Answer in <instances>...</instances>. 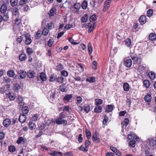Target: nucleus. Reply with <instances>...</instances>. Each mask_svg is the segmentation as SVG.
Segmentation results:
<instances>
[{"instance_id":"338daca9","label":"nucleus","mask_w":156,"mask_h":156,"mask_svg":"<svg viewBox=\"0 0 156 156\" xmlns=\"http://www.w3.org/2000/svg\"><path fill=\"white\" fill-rule=\"evenodd\" d=\"M72 98V96L71 94L66 95L64 97V99L67 101L70 100Z\"/></svg>"},{"instance_id":"c85d7f7f","label":"nucleus","mask_w":156,"mask_h":156,"mask_svg":"<svg viewBox=\"0 0 156 156\" xmlns=\"http://www.w3.org/2000/svg\"><path fill=\"white\" fill-rule=\"evenodd\" d=\"M27 75L30 78H33L34 76V72L32 70L29 71L27 73Z\"/></svg>"},{"instance_id":"1a4fd4ad","label":"nucleus","mask_w":156,"mask_h":156,"mask_svg":"<svg viewBox=\"0 0 156 156\" xmlns=\"http://www.w3.org/2000/svg\"><path fill=\"white\" fill-rule=\"evenodd\" d=\"M51 94H50V96L49 98V101L53 104H55V96L56 94L55 92L54 91L53 92H51Z\"/></svg>"},{"instance_id":"6e6d98bb","label":"nucleus","mask_w":156,"mask_h":156,"mask_svg":"<svg viewBox=\"0 0 156 156\" xmlns=\"http://www.w3.org/2000/svg\"><path fill=\"white\" fill-rule=\"evenodd\" d=\"M8 96L9 98L11 100H13L15 98L14 94L13 93H9Z\"/></svg>"},{"instance_id":"5701e85b","label":"nucleus","mask_w":156,"mask_h":156,"mask_svg":"<svg viewBox=\"0 0 156 156\" xmlns=\"http://www.w3.org/2000/svg\"><path fill=\"white\" fill-rule=\"evenodd\" d=\"M86 81L88 82L92 83L95 81L96 79L94 77L91 76L87 77L86 79Z\"/></svg>"},{"instance_id":"72a5a7b5","label":"nucleus","mask_w":156,"mask_h":156,"mask_svg":"<svg viewBox=\"0 0 156 156\" xmlns=\"http://www.w3.org/2000/svg\"><path fill=\"white\" fill-rule=\"evenodd\" d=\"M40 76L41 80L43 81H45L47 79L45 74L43 73H40Z\"/></svg>"},{"instance_id":"ddd939ff","label":"nucleus","mask_w":156,"mask_h":156,"mask_svg":"<svg viewBox=\"0 0 156 156\" xmlns=\"http://www.w3.org/2000/svg\"><path fill=\"white\" fill-rule=\"evenodd\" d=\"M50 152L48 153L49 154L53 156H58V155H62L61 153L60 152L56 151H50Z\"/></svg>"},{"instance_id":"ea45409f","label":"nucleus","mask_w":156,"mask_h":156,"mask_svg":"<svg viewBox=\"0 0 156 156\" xmlns=\"http://www.w3.org/2000/svg\"><path fill=\"white\" fill-rule=\"evenodd\" d=\"M22 111L23 114H27L29 112V108L27 106H24L22 109Z\"/></svg>"},{"instance_id":"3c124183","label":"nucleus","mask_w":156,"mask_h":156,"mask_svg":"<svg viewBox=\"0 0 156 156\" xmlns=\"http://www.w3.org/2000/svg\"><path fill=\"white\" fill-rule=\"evenodd\" d=\"M19 12L18 9L17 8H14L12 11V14L13 15L16 16Z\"/></svg>"},{"instance_id":"4468645a","label":"nucleus","mask_w":156,"mask_h":156,"mask_svg":"<svg viewBox=\"0 0 156 156\" xmlns=\"http://www.w3.org/2000/svg\"><path fill=\"white\" fill-rule=\"evenodd\" d=\"M11 123V120L8 119H5L3 121V126L6 127H9Z\"/></svg>"},{"instance_id":"cd10ccee","label":"nucleus","mask_w":156,"mask_h":156,"mask_svg":"<svg viewBox=\"0 0 156 156\" xmlns=\"http://www.w3.org/2000/svg\"><path fill=\"white\" fill-rule=\"evenodd\" d=\"M29 126L30 129L31 130H34L36 127L35 124L32 122H29Z\"/></svg>"},{"instance_id":"9b49d317","label":"nucleus","mask_w":156,"mask_h":156,"mask_svg":"<svg viewBox=\"0 0 156 156\" xmlns=\"http://www.w3.org/2000/svg\"><path fill=\"white\" fill-rule=\"evenodd\" d=\"M128 138L130 140H136V141L138 140L139 138L137 136H135L134 134H131L128 135Z\"/></svg>"},{"instance_id":"423d86ee","label":"nucleus","mask_w":156,"mask_h":156,"mask_svg":"<svg viewBox=\"0 0 156 156\" xmlns=\"http://www.w3.org/2000/svg\"><path fill=\"white\" fill-rule=\"evenodd\" d=\"M24 36L26 38V44L28 45L30 44L32 41L31 39L30 38V35L28 33L25 34Z\"/></svg>"},{"instance_id":"20e7f679","label":"nucleus","mask_w":156,"mask_h":156,"mask_svg":"<svg viewBox=\"0 0 156 156\" xmlns=\"http://www.w3.org/2000/svg\"><path fill=\"white\" fill-rule=\"evenodd\" d=\"M132 63V62L131 59L126 58L124 59V65L126 66L130 67L131 66Z\"/></svg>"},{"instance_id":"7ed1b4c3","label":"nucleus","mask_w":156,"mask_h":156,"mask_svg":"<svg viewBox=\"0 0 156 156\" xmlns=\"http://www.w3.org/2000/svg\"><path fill=\"white\" fill-rule=\"evenodd\" d=\"M79 110L81 112L84 110V111L87 113H88L90 111V106L89 105H85L83 107L80 106L78 107Z\"/></svg>"},{"instance_id":"5fc2aeb1","label":"nucleus","mask_w":156,"mask_h":156,"mask_svg":"<svg viewBox=\"0 0 156 156\" xmlns=\"http://www.w3.org/2000/svg\"><path fill=\"white\" fill-rule=\"evenodd\" d=\"M53 39L52 38L50 39L48 41V45L49 47H51L53 43Z\"/></svg>"},{"instance_id":"a211bd4d","label":"nucleus","mask_w":156,"mask_h":156,"mask_svg":"<svg viewBox=\"0 0 156 156\" xmlns=\"http://www.w3.org/2000/svg\"><path fill=\"white\" fill-rule=\"evenodd\" d=\"M123 44L127 47H129L131 44V40L127 38L123 41Z\"/></svg>"},{"instance_id":"a878e982","label":"nucleus","mask_w":156,"mask_h":156,"mask_svg":"<svg viewBox=\"0 0 156 156\" xmlns=\"http://www.w3.org/2000/svg\"><path fill=\"white\" fill-rule=\"evenodd\" d=\"M7 9L6 5L5 4H3L2 5L0 8V12L2 13H4L6 10Z\"/></svg>"},{"instance_id":"f03ea898","label":"nucleus","mask_w":156,"mask_h":156,"mask_svg":"<svg viewBox=\"0 0 156 156\" xmlns=\"http://www.w3.org/2000/svg\"><path fill=\"white\" fill-rule=\"evenodd\" d=\"M132 59L133 61V65H135L136 67L139 66L140 64V58L137 56L135 55L133 56Z\"/></svg>"},{"instance_id":"4be33fe9","label":"nucleus","mask_w":156,"mask_h":156,"mask_svg":"<svg viewBox=\"0 0 156 156\" xmlns=\"http://www.w3.org/2000/svg\"><path fill=\"white\" fill-rule=\"evenodd\" d=\"M17 99L18 101L19 104L20 106H22L24 104L23 102V98L20 95H19Z\"/></svg>"},{"instance_id":"13d9d810","label":"nucleus","mask_w":156,"mask_h":156,"mask_svg":"<svg viewBox=\"0 0 156 156\" xmlns=\"http://www.w3.org/2000/svg\"><path fill=\"white\" fill-rule=\"evenodd\" d=\"M57 81L59 83H62L63 82L64 80V78L62 76H60L58 77L57 78Z\"/></svg>"},{"instance_id":"f257e3e1","label":"nucleus","mask_w":156,"mask_h":156,"mask_svg":"<svg viewBox=\"0 0 156 156\" xmlns=\"http://www.w3.org/2000/svg\"><path fill=\"white\" fill-rule=\"evenodd\" d=\"M51 121L52 123H56L58 124H67V121L66 120L60 119V118H58L57 119H54L52 120Z\"/></svg>"},{"instance_id":"49530a36","label":"nucleus","mask_w":156,"mask_h":156,"mask_svg":"<svg viewBox=\"0 0 156 156\" xmlns=\"http://www.w3.org/2000/svg\"><path fill=\"white\" fill-rule=\"evenodd\" d=\"M63 68V66L61 64H59L56 67L55 69L57 71H60Z\"/></svg>"},{"instance_id":"4c0bfd02","label":"nucleus","mask_w":156,"mask_h":156,"mask_svg":"<svg viewBox=\"0 0 156 156\" xmlns=\"http://www.w3.org/2000/svg\"><path fill=\"white\" fill-rule=\"evenodd\" d=\"M88 16L87 14H85L84 16H83L81 18V22L83 23H85L87 21Z\"/></svg>"},{"instance_id":"aec40b11","label":"nucleus","mask_w":156,"mask_h":156,"mask_svg":"<svg viewBox=\"0 0 156 156\" xmlns=\"http://www.w3.org/2000/svg\"><path fill=\"white\" fill-rule=\"evenodd\" d=\"M123 88L124 91L126 92L128 91L130 89V86L129 84L128 83H124L123 85Z\"/></svg>"},{"instance_id":"58836bf2","label":"nucleus","mask_w":156,"mask_h":156,"mask_svg":"<svg viewBox=\"0 0 156 156\" xmlns=\"http://www.w3.org/2000/svg\"><path fill=\"white\" fill-rule=\"evenodd\" d=\"M88 52L89 53L90 55V54L92 52V47L91 44L90 43H89L88 44Z\"/></svg>"},{"instance_id":"4d7b16f0","label":"nucleus","mask_w":156,"mask_h":156,"mask_svg":"<svg viewBox=\"0 0 156 156\" xmlns=\"http://www.w3.org/2000/svg\"><path fill=\"white\" fill-rule=\"evenodd\" d=\"M20 86L19 84L16 83L14 86V90L15 91H17L20 88Z\"/></svg>"},{"instance_id":"2eb2a0df","label":"nucleus","mask_w":156,"mask_h":156,"mask_svg":"<svg viewBox=\"0 0 156 156\" xmlns=\"http://www.w3.org/2000/svg\"><path fill=\"white\" fill-rule=\"evenodd\" d=\"M139 21L141 25L144 24L146 21V17L145 15L141 16L139 19Z\"/></svg>"},{"instance_id":"603ef678","label":"nucleus","mask_w":156,"mask_h":156,"mask_svg":"<svg viewBox=\"0 0 156 156\" xmlns=\"http://www.w3.org/2000/svg\"><path fill=\"white\" fill-rule=\"evenodd\" d=\"M153 13V10L151 9H149L147 12V16L148 17H151L152 16Z\"/></svg>"},{"instance_id":"c756f323","label":"nucleus","mask_w":156,"mask_h":156,"mask_svg":"<svg viewBox=\"0 0 156 156\" xmlns=\"http://www.w3.org/2000/svg\"><path fill=\"white\" fill-rule=\"evenodd\" d=\"M113 109V106L112 105H108L106 108L105 111L108 112H111Z\"/></svg>"},{"instance_id":"37998d69","label":"nucleus","mask_w":156,"mask_h":156,"mask_svg":"<svg viewBox=\"0 0 156 156\" xmlns=\"http://www.w3.org/2000/svg\"><path fill=\"white\" fill-rule=\"evenodd\" d=\"M49 32V30L47 28H44L42 31V35L44 36H46L48 34Z\"/></svg>"},{"instance_id":"6e6552de","label":"nucleus","mask_w":156,"mask_h":156,"mask_svg":"<svg viewBox=\"0 0 156 156\" xmlns=\"http://www.w3.org/2000/svg\"><path fill=\"white\" fill-rule=\"evenodd\" d=\"M27 140L26 138L22 136H20L18 138L16 141V143L18 144H24L27 142Z\"/></svg>"},{"instance_id":"de8ad7c7","label":"nucleus","mask_w":156,"mask_h":156,"mask_svg":"<svg viewBox=\"0 0 156 156\" xmlns=\"http://www.w3.org/2000/svg\"><path fill=\"white\" fill-rule=\"evenodd\" d=\"M95 105H100L102 104L103 101L100 99H96L95 100Z\"/></svg>"},{"instance_id":"052dcab7","label":"nucleus","mask_w":156,"mask_h":156,"mask_svg":"<svg viewBox=\"0 0 156 156\" xmlns=\"http://www.w3.org/2000/svg\"><path fill=\"white\" fill-rule=\"evenodd\" d=\"M61 73L62 76L66 77L68 76V72L65 70H62L61 72Z\"/></svg>"},{"instance_id":"f704fd0d","label":"nucleus","mask_w":156,"mask_h":156,"mask_svg":"<svg viewBox=\"0 0 156 156\" xmlns=\"http://www.w3.org/2000/svg\"><path fill=\"white\" fill-rule=\"evenodd\" d=\"M150 78L152 80H154L155 77V74L152 72H150L148 74Z\"/></svg>"},{"instance_id":"680f3d73","label":"nucleus","mask_w":156,"mask_h":156,"mask_svg":"<svg viewBox=\"0 0 156 156\" xmlns=\"http://www.w3.org/2000/svg\"><path fill=\"white\" fill-rule=\"evenodd\" d=\"M69 41L71 44L73 45H76L78 44V43L74 42V40L71 37H69Z\"/></svg>"},{"instance_id":"7c9ffc66","label":"nucleus","mask_w":156,"mask_h":156,"mask_svg":"<svg viewBox=\"0 0 156 156\" xmlns=\"http://www.w3.org/2000/svg\"><path fill=\"white\" fill-rule=\"evenodd\" d=\"M57 76L55 74H52L50 77V81L51 82L55 81L57 79Z\"/></svg>"},{"instance_id":"6ab92c4d","label":"nucleus","mask_w":156,"mask_h":156,"mask_svg":"<svg viewBox=\"0 0 156 156\" xmlns=\"http://www.w3.org/2000/svg\"><path fill=\"white\" fill-rule=\"evenodd\" d=\"M47 27L49 29H52L55 27V24L53 22L49 21L47 25Z\"/></svg>"},{"instance_id":"412c9836","label":"nucleus","mask_w":156,"mask_h":156,"mask_svg":"<svg viewBox=\"0 0 156 156\" xmlns=\"http://www.w3.org/2000/svg\"><path fill=\"white\" fill-rule=\"evenodd\" d=\"M129 123V120L128 118H126L123 122H122V128H124L125 127H126L128 124Z\"/></svg>"},{"instance_id":"a18cd8bd","label":"nucleus","mask_w":156,"mask_h":156,"mask_svg":"<svg viewBox=\"0 0 156 156\" xmlns=\"http://www.w3.org/2000/svg\"><path fill=\"white\" fill-rule=\"evenodd\" d=\"M60 89L61 91L63 92H66L67 91V90L65 86L63 84H62L60 87Z\"/></svg>"},{"instance_id":"c03bdc74","label":"nucleus","mask_w":156,"mask_h":156,"mask_svg":"<svg viewBox=\"0 0 156 156\" xmlns=\"http://www.w3.org/2000/svg\"><path fill=\"white\" fill-rule=\"evenodd\" d=\"M76 104L78 105L80 104L82 101V98L80 96H78L76 98Z\"/></svg>"},{"instance_id":"473e14b6","label":"nucleus","mask_w":156,"mask_h":156,"mask_svg":"<svg viewBox=\"0 0 156 156\" xmlns=\"http://www.w3.org/2000/svg\"><path fill=\"white\" fill-rule=\"evenodd\" d=\"M149 37L150 40H154L156 38V34L154 33H151L149 35Z\"/></svg>"},{"instance_id":"79ce46f5","label":"nucleus","mask_w":156,"mask_h":156,"mask_svg":"<svg viewBox=\"0 0 156 156\" xmlns=\"http://www.w3.org/2000/svg\"><path fill=\"white\" fill-rule=\"evenodd\" d=\"M144 86L146 88L149 87L150 86L149 82L148 80H145L143 81Z\"/></svg>"},{"instance_id":"0eeeda50","label":"nucleus","mask_w":156,"mask_h":156,"mask_svg":"<svg viewBox=\"0 0 156 156\" xmlns=\"http://www.w3.org/2000/svg\"><path fill=\"white\" fill-rule=\"evenodd\" d=\"M112 0H107L104 3V7L103 9L104 12H106L109 8L110 5Z\"/></svg>"},{"instance_id":"e2e57ef3","label":"nucleus","mask_w":156,"mask_h":156,"mask_svg":"<svg viewBox=\"0 0 156 156\" xmlns=\"http://www.w3.org/2000/svg\"><path fill=\"white\" fill-rule=\"evenodd\" d=\"M9 19V16L8 15L5 13L4 14V15L2 17V20L4 21H6Z\"/></svg>"},{"instance_id":"dca6fc26","label":"nucleus","mask_w":156,"mask_h":156,"mask_svg":"<svg viewBox=\"0 0 156 156\" xmlns=\"http://www.w3.org/2000/svg\"><path fill=\"white\" fill-rule=\"evenodd\" d=\"M20 77L21 79L25 78L26 75V72L22 70H20L18 72Z\"/></svg>"},{"instance_id":"0e129e2a","label":"nucleus","mask_w":156,"mask_h":156,"mask_svg":"<svg viewBox=\"0 0 156 156\" xmlns=\"http://www.w3.org/2000/svg\"><path fill=\"white\" fill-rule=\"evenodd\" d=\"M135 140H130L129 142L130 146L133 147H134L135 146Z\"/></svg>"},{"instance_id":"c9c22d12","label":"nucleus","mask_w":156,"mask_h":156,"mask_svg":"<svg viewBox=\"0 0 156 156\" xmlns=\"http://www.w3.org/2000/svg\"><path fill=\"white\" fill-rule=\"evenodd\" d=\"M7 75L10 77H12L15 75V73L13 71L10 70L8 71Z\"/></svg>"},{"instance_id":"bb28decb","label":"nucleus","mask_w":156,"mask_h":156,"mask_svg":"<svg viewBox=\"0 0 156 156\" xmlns=\"http://www.w3.org/2000/svg\"><path fill=\"white\" fill-rule=\"evenodd\" d=\"M102 110V108L101 106H96L94 109V111L95 112L97 113H100L101 112Z\"/></svg>"},{"instance_id":"b1692460","label":"nucleus","mask_w":156,"mask_h":156,"mask_svg":"<svg viewBox=\"0 0 156 156\" xmlns=\"http://www.w3.org/2000/svg\"><path fill=\"white\" fill-rule=\"evenodd\" d=\"M95 26L96 24L95 23L93 24L91 23V25L90 26L89 28V29L88 31V33H91L94 30Z\"/></svg>"},{"instance_id":"864d4df0","label":"nucleus","mask_w":156,"mask_h":156,"mask_svg":"<svg viewBox=\"0 0 156 156\" xmlns=\"http://www.w3.org/2000/svg\"><path fill=\"white\" fill-rule=\"evenodd\" d=\"M38 118V116L37 114H34L32 118V120L34 121H36Z\"/></svg>"},{"instance_id":"f3484780","label":"nucleus","mask_w":156,"mask_h":156,"mask_svg":"<svg viewBox=\"0 0 156 156\" xmlns=\"http://www.w3.org/2000/svg\"><path fill=\"white\" fill-rule=\"evenodd\" d=\"M56 11V9L55 7H53L48 12V14L50 16H53L55 14Z\"/></svg>"},{"instance_id":"a19ab883","label":"nucleus","mask_w":156,"mask_h":156,"mask_svg":"<svg viewBox=\"0 0 156 156\" xmlns=\"http://www.w3.org/2000/svg\"><path fill=\"white\" fill-rule=\"evenodd\" d=\"M8 150L10 152L12 153L16 151L15 147L14 146H10L9 147Z\"/></svg>"},{"instance_id":"39448f33","label":"nucleus","mask_w":156,"mask_h":156,"mask_svg":"<svg viewBox=\"0 0 156 156\" xmlns=\"http://www.w3.org/2000/svg\"><path fill=\"white\" fill-rule=\"evenodd\" d=\"M80 8V4L79 3H76L73 5V8L74 9L73 11L75 13H78L79 10Z\"/></svg>"},{"instance_id":"e433bc0d","label":"nucleus","mask_w":156,"mask_h":156,"mask_svg":"<svg viewBox=\"0 0 156 156\" xmlns=\"http://www.w3.org/2000/svg\"><path fill=\"white\" fill-rule=\"evenodd\" d=\"M26 58V55L25 54H21L19 56V59L20 61H24Z\"/></svg>"},{"instance_id":"8fccbe9b","label":"nucleus","mask_w":156,"mask_h":156,"mask_svg":"<svg viewBox=\"0 0 156 156\" xmlns=\"http://www.w3.org/2000/svg\"><path fill=\"white\" fill-rule=\"evenodd\" d=\"M10 2L11 5L12 6H14L17 5L18 0H10Z\"/></svg>"},{"instance_id":"774afa93","label":"nucleus","mask_w":156,"mask_h":156,"mask_svg":"<svg viewBox=\"0 0 156 156\" xmlns=\"http://www.w3.org/2000/svg\"><path fill=\"white\" fill-rule=\"evenodd\" d=\"M28 1V0H20L19 2L20 5H22L26 4Z\"/></svg>"},{"instance_id":"f8f14e48","label":"nucleus","mask_w":156,"mask_h":156,"mask_svg":"<svg viewBox=\"0 0 156 156\" xmlns=\"http://www.w3.org/2000/svg\"><path fill=\"white\" fill-rule=\"evenodd\" d=\"M27 118L25 115L23 114H21L19 117V120L22 123L24 122L26 120Z\"/></svg>"},{"instance_id":"9d476101","label":"nucleus","mask_w":156,"mask_h":156,"mask_svg":"<svg viewBox=\"0 0 156 156\" xmlns=\"http://www.w3.org/2000/svg\"><path fill=\"white\" fill-rule=\"evenodd\" d=\"M92 140L94 142L99 143L100 141L99 135L98 133L96 132L93 135L92 137Z\"/></svg>"},{"instance_id":"69168bd1","label":"nucleus","mask_w":156,"mask_h":156,"mask_svg":"<svg viewBox=\"0 0 156 156\" xmlns=\"http://www.w3.org/2000/svg\"><path fill=\"white\" fill-rule=\"evenodd\" d=\"M86 135L88 139L90 138L91 136V133L87 129L86 130Z\"/></svg>"},{"instance_id":"bf43d9fd","label":"nucleus","mask_w":156,"mask_h":156,"mask_svg":"<svg viewBox=\"0 0 156 156\" xmlns=\"http://www.w3.org/2000/svg\"><path fill=\"white\" fill-rule=\"evenodd\" d=\"M46 126L45 124L44 123L41 124L39 126V130H44Z\"/></svg>"},{"instance_id":"393cba45","label":"nucleus","mask_w":156,"mask_h":156,"mask_svg":"<svg viewBox=\"0 0 156 156\" xmlns=\"http://www.w3.org/2000/svg\"><path fill=\"white\" fill-rule=\"evenodd\" d=\"M151 100V95L149 94H147L144 97V100L147 102H150Z\"/></svg>"},{"instance_id":"2f4dec72","label":"nucleus","mask_w":156,"mask_h":156,"mask_svg":"<svg viewBox=\"0 0 156 156\" xmlns=\"http://www.w3.org/2000/svg\"><path fill=\"white\" fill-rule=\"evenodd\" d=\"M87 2L85 0L83 1L81 4V7L82 8L84 9H87Z\"/></svg>"},{"instance_id":"09e8293b","label":"nucleus","mask_w":156,"mask_h":156,"mask_svg":"<svg viewBox=\"0 0 156 156\" xmlns=\"http://www.w3.org/2000/svg\"><path fill=\"white\" fill-rule=\"evenodd\" d=\"M89 19L90 22L94 21L97 19V16L95 15H91L90 16Z\"/></svg>"}]
</instances>
